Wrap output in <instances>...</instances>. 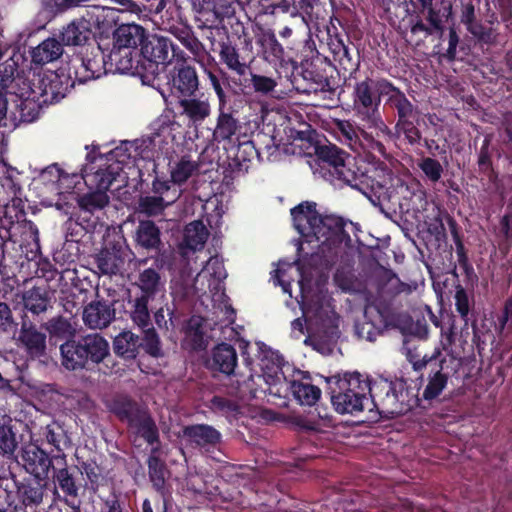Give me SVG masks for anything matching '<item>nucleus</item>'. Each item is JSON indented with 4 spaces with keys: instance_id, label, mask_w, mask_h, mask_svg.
<instances>
[{
    "instance_id": "nucleus-42",
    "label": "nucleus",
    "mask_w": 512,
    "mask_h": 512,
    "mask_svg": "<svg viewBox=\"0 0 512 512\" xmlns=\"http://www.w3.org/2000/svg\"><path fill=\"white\" fill-rule=\"evenodd\" d=\"M64 52L63 45L55 38H47L31 51L32 62L43 66L58 60Z\"/></svg>"
},
{
    "instance_id": "nucleus-40",
    "label": "nucleus",
    "mask_w": 512,
    "mask_h": 512,
    "mask_svg": "<svg viewBox=\"0 0 512 512\" xmlns=\"http://www.w3.org/2000/svg\"><path fill=\"white\" fill-rule=\"evenodd\" d=\"M115 11L110 8H101L97 10V13L88 14V20H91L92 28H95L92 36L99 41L108 39L110 35H113L115 31Z\"/></svg>"
},
{
    "instance_id": "nucleus-59",
    "label": "nucleus",
    "mask_w": 512,
    "mask_h": 512,
    "mask_svg": "<svg viewBox=\"0 0 512 512\" xmlns=\"http://www.w3.org/2000/svg\"><path fill=\"white\" fill-rule=\"evenodd\" d=\"M78 469L80 470V477L82 478L83 475H85L87 479L86 483L83 484L84 489L88 488L96 492L104 479L102 468L96 461L88 460L81 462L80 465H78Z\"/></svg>"
},
{
    "instance_id": "nucleus-36",
    "label": "nucleus",
    "mask_w": 512,
    "mask_h": 512,
    "mask_svg": "<svg viewBox=\"0 0 512 512\" xmlns=\"http://www.w3.org/2000/svg\"><path fill=\"white\" fill-rule=\"evenodd\" d=\"M172 88L183 97L194 96L198 90L199 80L195 68L186 66L183 63L177 68L172 76Z\"/></svg>"
},
{
    "instance_id": "nucleus-56",
    "label": "nucleus",
    "mask_w": 512,
    "mask_h": 512,
    "mask_svg": "<svg viewBox=\"0 0 512 512\" xmlns=\"http://www.w3.org/2000/svg\"><path fill=\"white\" fill-rule=\"evenodd\" d=\"M46 442L51 445L60 454L71 445V439L67 431L57 422L48 424L44 429Z\"/></svg>"
},
{
    "instance_id": "nucleus-3",
    "label": "nucleus",
    "mask_w": 512,
    "mask_h": 512,
    "mask_svg": "<svg viewBox=\"0 0 512 512\" xmlns=\"http://www.w3.org/2000/svg\"><path fill=\"white\" fill-rule=\"evenodd\" d=\"M136 60L131 74L149 85L165 72L173 60L184 62L185 54L169 37L148 32Z\"/></svg>"
},
{
    "instance_id": "nucleus-12",
    "label": "nucleus",
    "mask_w": 512,
    "mask_h": 512,
    "mask_svg": "<svg viewBox=\"0 0 512 512\" xmlns=\"http://www.w3.org/2000/svg\"><path fill=\"white\" fill-rule=\"evenodd\" d=\"M0 93L9 101L19 100L23 97L37 96L35 85L32 84L23 72L18 69L17 63L10 59L0 66Z\"/></svg>"
},
{
    "instance_id": "nucleus-47",
    "label": "nucleus",
    "mask_w": 512,
    "mask_h": 512,
    "mask_svg": "<svg viewBox=\"0 0 512 512\" xmlns=\"http://www.w3.org/2000/svg\"><path fill=\"white\" fill-rule=\"evenodd\" d=\"M262 384L267 385L262 375H249L242 381L237 380L236 395L243 401L261 399L265 396Z\"/></svg>"
},
{
    "instance_id": "nucleus-53",
    "label": "nucleus",
    "mask_w": 512,
    "mask_h": 512,
    "mask_svg": "<svg viewBox=\"0 0 512 512\" xmlns=\"http://www.w3.org/2000/svg\"><path fill=\"white\" fill-rule=\"evenodd\" d=\"M219 57L222 63L231 71L236 72L238 75H244L247 65L240 60L239 51L236 45L232 44L229 37L225 41L219 43Z\"/></svg>"
},
{
    "instance_id": "nucleus-16",
    "label": "nucleus",
    "mask_w": 512,
    "mask_h": 512,
    "mask_svg": "<svg viewBox=\"0 0 512 512\" xmlns=\"http://www.w3.org/2000/svg\"><path fill=\"white\" fill-rule=\"evenodd\" d=\"M99 164H91L90 172L82 175V179L90 189L104 191L110 189L112 184L121 176L120 166L117 163H109L104 161V156L98 159Z\"/></svg>"
},
{
    "instance_id": "nucleus-50",
    "label": "nucleus",
    "mask_w": 512,
    "mask_h": 512,
    "mask_svg": "<svg viewBox=\"0 0 512 512\" xmlns=\"http://www.w3.org/2000/svg\"><path fill=\"white\" fill-rule=\"evenodd\" d=\"M158 452V448H152L151 454L147 460L148 466V475L149 479L152 483L153 488L161 495H165V474L167 472V467L165 462L158 456L156 453Z\"/></svg>"
},
{
    "instance_id": "nucleus-13",
    "label": "nucleus",
    "mask_w": 512,
    "mask_h": 512,
    "mask_svg": "<svg viewBox=\"0 0 512 512\" xmlns=\"http://www.w3.org/2000/svg\"><path fill=\"white\" fill-rule=\"evenodd\" d=\"M182 438L187 447L199 450L202 454L212 457L220 450L222 434L209 424H191L182 428Z\"/></svg>"
},
{
    "instance_id": "nucleus-64",
    "label": "nucleus",
    "mask_w": 512,
    "mask_h": 512,
    "mask_svg": "<svg viewBox=\"0 0 512 512\" xmlns=\"http://www.w3.org/2000/svg\"><path fill=\"white\" fill-rule=\"evenodd\" d=\"M151 298L147 296H139L135 298L133 310L131 311L132 321L141 328L151 325L148 303Z\"/></svg>"
},
{
    "instance_id": "nucleus-7",
    "label": "nucleus",
    "mask_w": 512,
    "mask_h": 512,
    "mask_svg": "<svg viewBox=\"0 0 512 512\" xmlns=\"http://www.w3.org/2000/svg\"><path fill=\"white\" fill-rule=\"evenodd\" d=\"M62 365L71 371L92 370L110 355L108 341L98 333L80 336L60 345Z\"/></svg>"
},
{
    "instance_id": "nucleus-24",
    "label": "nucleus",
    "mask_w": 512,
    "mask_h": 512,
    "mask_svg": "<svg viewBox=\"0 0 512 512\" xmlns=\"http://www.w3.org/2000/svg\"><path fill=\"white\" fill-rule=\"evenodd\" d=\"M110 411L131 429L149 410L128 396L115 397L109 405Z\"/></svg>"
},
{
    "instance_id": "nucleus-54",
    "label": "nucleus",
    "mask_w": 512,
    "mask_h": 512,
    "mask_svg": "<svg viewBox=\"0 0 512 512\" xmlns=\"http://www.w3.org/2000/svg\"><path fill=\"white\" fill-rule=\"evenodd\" d=\"M258 155L259 153L252 141L240 143L229 166L233 172L246 173L248 172L250 163Z\"/></svg>"
},
{
    "instance_id": "nucleus-57",
    "label": "nucleus",
    "mask_w": 512,
    "mask_h": 512,
    "mask_svg": "<svg viewBox=\"0 0 512 512\" xmlns=\"http://www.w3.org/2000/svg\"><path fill=\"white\" fill-rule=\"evenodd\" d=\"M138 281V286L142 291L141 296H147L151 299L161 290L163 285L160 273L154 268L144 269L139 274Z\"/></svg>"
},
{
    "instance_id": "nucleus-35",
    "label": "nucleus",
    "mask_w": 512,
    "mask_h": 512,
    "mask_svg": "<svg viewBox=\"0 0 512 512\" xmlns=\"http://www.w3.org/2000/svg\"><path fill=\"white\" fill-rule=\"evenodd\" d=\"M200 164L193 160L191 155L185 154L176 160L169 162V172L172 183L181 186L185 184L189 178L199 173Z\"/></svg>"
},
{
    "instance_id": "nucleus-10",
    "label": "nucleus",
    "mask_w": 512,
    "mask_h": 512,
    "mask_svg": "<svg viewBox=\"0 0 512 512\" xmlns=\"http://www.w3.org/2000/svg\"><path fill=\"white\" fill-rule=\"evenodd\" d=\"M380 324L376 326L372 322H364L356 327L359 338L374 342L378 336L389 328L405 329L410 323L411 317L405 312L397 311L390 303L380 300L376 304Z\"/></svg>"
},
{
    "instance_id": "nucleus-17",
    "label": "nucleus",
    "mask_w": 512,
    "mask_h": 512,
    "mask_svg": "<svg viewBox=\"0 0 512 512\" xmlns=\"http://www.w3.org/2000/svg\"><path fill=\"white\" fill-rule=\"evenodd\" d=\"M336 65L330 62L320 61L318 65L315 61L303 71V79L307 82V87L303 90L305 93L334 92L335 82L332 79L331 72Z\"/></svg>"
},
{
    "instance_id": "nucleus-62",
    "label": "nucleus",
    "mask_w": 512,
    "mask_h": 512,
    "mask_svg": "<svg viewBox=\"0 0 512 512\" xmlns=\"http://www.w3.org/2000/svg\"><path fill=\"white\" fill-rule=\"evenodd\" d=\"M205 72L207 74L209 83L218 98V106L231 103L230 98L224 90V85H228L227 74L219 68L216 70L205 69Z\"/></svg>"
},
{
    "instance_id": "nucleus-6",
    "label": "nucleus",
    "mask_w": 512,
    "mask_h": 512,
    "mask_svg": "<svg viewBox=\"0 0 512 512\" xmlns=\"http://www.w3.org/2000/svg\"><path fill=\"white\" fill-rule=\"evenodd\" d=\"M391 83L386 78L366 76L353 87V107L357 117L366 123H374L381 135L390 134V128L382 119L379 107L382 97L389 93Z\"/></svg>"
},
{
    "instance_id": "nucleus-14",
    "label": "nucleus",
    "mask_w": 512,
    "mask_h": 512,
    "mask_svg": "<svg viewBox=\"0 0 512 512\" xmlns=\"http://www.w3.org/2000/svg\"><path fill=\"white\" fill-rule=\"evenodd\" d=\"M135 258V252L125 242H117L102 249L96 257V263L101 273L116 275L126 263H131Z\"/></svg>"
},
{
    "instance_id": "nucleus-23",
    "label": "nucleus",
    "mask_w": 512,
    "mask_h": 512,
    "mask_svg": "<svg viewBox=\"0 0 512 512\" xmlns=\"http://www.w3.org/2000/svg\"><path fill=\"white\" fill-rule=\"evenodd\" d=\"M110 411L131 429L149 410L128 396L115 397L109 405Z\"/></svg>"
},
{
    "instance_id": "nucleus-43",
    "label": "nucleus",
    "mask_w": 512,
    "mask_h": 512,
    "mask_svg": "<svg viewBox=\"0 0 512 512\" xmlns=\"http://www.w3.org/2000/svg\"><path fill=\"white\" fill-rule=\"evenodd\" d=\"M15 111L11 110L13 121L31 123L35 121L40 113V97L31 96L23 97L19 100H13Z\"/></svg>"
},
{
    "instance_id": "nucleus-61",
    "label": "nucleus",
    "mask_w": 512,
    "mask_h": 512,
    "mask_svg": "<svg viewBox=\"0 0 512 512\" xmlns=\"http://www.w3.org/2000/svg\"><path fill=\"white\" fill-rule=\"evenodd\" d=\"M171 204L164 200L163 196L146 195L138 199V210L148 217H155L163 214Z\"/></svg>"
},
{
    "instance_id": "nucleus-55",
    "label": "nucleus",
    "mask_w": 512,
    "mask_h": 512,
    "mask_svg": "<svg viewBox=\"0 0 512 512\" xmlns=\"http://www.w3.org/2000/svg\"><path fill=\"white\" fill-rule=\"evenodd\" d=\"M137 145L141 146V143L123 141L118 147L111 150L104 157V161L119 164L121 173L123 172L125 166L129 165L131 162L135 163L133 150H136L138 148Z\"/></svg>"
},
{
    "instance_id": "nucleus-44",
    "label": "nucleus",
    "mask_w": 512,
    "mask_h": 512,
    "mask_svg": "<svg viewBox=\"0 0 512 512\" xmlns=\"http://www.w3.org/2000/svg\"><path fill=\"white\" fill-rule=\"evenodd\" d=\"M182 114L193 124L202 123L211 114V105L208 99L185 97L179 100Z\"/></svg>"
},
{
    "instance_id": "nucleus-1",
    "label": "nucleus",
    "mask_w": 512,
    "mask_h": 512,
    "mask_svg": "<svg viewBox=\"0 0 512 512\" xmlns=\"http://www.w3.org/2000/svg\"><path fill=\"white\" fill-rule=\"evenodd\" d=\"M295 229L308 243H317V254L326 261L338 256L342 244L349 246L351 237L345 230L347 222L335 215L322 216L315 202L305 201L291 209Z\"/></svg>"
},
{
    "instance_id": "nucleus-46",
    "label": "nucleus",
    "mask_w": 512,
    "mask_h": 512,
    "mask_svg": "<svg viewBox=\"0 0 512 512\" xmlns=\"http://www.w3.org/2000/svg\"><path fill=\"white\" fill-rule=\"evenodd\" d=\"M140 339L131 331H123L113 340L114 353L124 360H133L139 353Z\"/></svg>"
},
{
    "instance_id": "nucleus-41",
    "label": "nucleus",
    "mask_w": 512,
    "mask_h": 512,
    "mask_svg": "<svg viewBox=\"0 0 512 512\" xmlns=\"http://www.w3.org/2000/svg\"><path fill=\"white\" fill-rule=\"evenodd\" d=\"M368 128L373 129L372 132H367L363 129H360V140L359 143L364 148L368 149L371 152H376L380 156L386 157L387 150L384 144V141H393L395 140V134L390 129V134L381 135L380 130L374 123H367Z\"/></svg>"
},
{
    "instance_id": "nucleus-63",
    "label": "nucleus",
    "mask_w": 512,
    "mask_h": 512,
    "mask_svg": "<svg viewBox=\"0 0 512 512\" xmlns=\"http://www.w3.org/2000/svg\"><path fill=\"white\" fill-rule=\"evenodd\" d=\"M415 118L406 119L401 122H396L393 133L395 139L400 135H404L405 139L410 145L420 144L422 140V134L414 123Z\"/></svg>"
},
{
    "instance_id": "nucleus-27",
    "label": "nucleus",
    "mask_w": 512,
    "mask_h": 512,
    "mask_svg": "<svg viewBox=\"0 0 512 512\" xmlns=\"http://www.w3.org/2000/svg\"><path fill=\"white\" fill-rule=\"evenodd\" d=\"M414 10L427 22L439 27L440 18L452 17V4L449 0H410Z\"/></svg>"
},
{
    "instance_id": "nucleus-21",
    "label": "nucleus",
    "mask_w": 512,
    "mask_h": 512,
    "mask_svg": "<svg viewBox=\"0 0 512 512\" xmlns=\"http://www.w3.org/2000/svg\"><path fill=\"white\" fill-rule=\"evenodd\" d=\"M132 238L137 250L158 253L162 248L160 228L152 220H140Z\"/></svg>"
},
{
    "instance_id": "nucleus-30",
    "label": "nucleus",
    "mask_w": 512,
    "mask_h": 512,
    "mask_svg": "<svg viewBox=\"0 0 512 512\" xmlns=\"http://www.w3.org/2000/svg\"><path fill=\"white\" fill-rule=\"evenodd\" d=\"M92 23L85 17L74 19L60 32L62 45L82 46L92 37Z\"/></svg>"
},
{
    "instance_id": "nucleus-20",
    "label": "nucleus",
    "mask_w": 512,
    "mask_h": 512,
    "mask_svg": "<svg viewBox=\"0 0 512 512\" xmlns=\"http://www.w3.org/2000/svg\"><path fill=\"white\" fill-rule=\"evenodd\" d=\"M114 303L108 300H94L83 309L82 319L90 329H104L115 319Z\"/></svg>"
},
{
    "instance_id": "nucleus-26",
    "label": "nucleus",
    "mask_w": 512,
    "mask_h": 512,
    "mask_svg": "<svg viewBox=\"0 0 512 512\" xmlns=\"http://www.w3.org/2000/svg\"><path fill=\"white\" fill-rule=\"evenodd\" d=\"M22 459L26 471L36 478L46 479L50 469L54 468L48 453L36 445L26 447Z\"/></svg>"
},
{
    "instance_id": "nucleus-9",
    "label": "nucleus",
    "mask_w": 512,
    "mask_h": 512,
    "mask_svg": "<svg viewBox=\"0 0 512 512\" xmlns=\"http://www.w3.org/2000/svg\"><path fill=\"white\" fill-rule=\"evenodd\" d=\"M407 359L412 364L414 371H421L424 368L429 369L427 385L425 386L422 399L432 401L436 399L446 388L449 379V372L445 369L447 359L443 356L440 348H435L431 355L425 354L420 357L419 354L408 349Z\"/></svg>"
},
{
    "instance_id": "nucleus-32",
    "label": "nucleus",
    "mask_w": 512,
    "mask_h": 512,
    "mask_svg": "<svg viewBox=\"0 0 512 512\" xmlns=\"http://www.w3.org/2000/svg\"><path fill=\"white\" fill-rule=\"evenodd\" d=\"M289 389L294 399L303 406H313L321 397V389L312 384L308 373H301V378L290 382Z\"/></svg>"
},
{
    "instance_id": "nucleus-25",
    "label": "nucleus",
    "mask_w": 512,
    "mask_h": 512,
    "mask_svg": "<svg viewBox=\"0 0 512 512\" xmlns=\"http://www.w3.org/2000/svg\"><path fill=\"white\" fill-rule=\"evenodd\" d=\"M329 47L333 55V60L338 68L343 71V74H349L351 77L356 73L360 66V54L355 45L349 40L343 42L336 41Z\"/></svg>"
},
{
    "instance_id": "nucleus-18",
    "label": "nucleus",
    "mask_w": 512,
    "mask_h": 512,
    "mask_svg": "<svg viewBox=\"0 0 512 512\" xmlns=\"http://www.w3.org/2000/svg\"><path fill=\"white\" fill-rule=\"evenodd\" d=\"M38 321H33L30 316H21V328L19 341L27 354L32 358H40L46 355V334L37 328Z\"/></svg>"
},
{
    "instance_id": "nucleus-60",
    "label": "nucleus",
    "mask_w": 512,
    "mask_h": 512,
    "mask_svg": "<svg viewBox=\"0 0 512 512\" xmlns=\"http://www.w3.org/2000/svg\"><path fill=\"white\" fill-rule=\"evenodd\" d=\"M77 202L83 214H92L103 209L109 203V197L104 191L96 190L79 197Z\"/></svg>"
},
{
    "instance_id": "nucleus-34",
    "label": "nucleus",
    "mask_w": 512,
    "mask_h": 512,
    "mask_svg": "<svg viewBox=\"0 0 512 512\" xmlns=\"http://www.w3.org/2000/svg\"><path fill=\"white\" fill-rule=\"evenodd\" d=\"M16 487L18 498L25 507L38 506L42 503L46 490L45 479L34 477L18 483Z\"/></svg>"
},
{
    "instance_id": "nucleus-8",
    "label": "nucleus",
    "mask_w": 512,
    "mask_h": 512,
    "mask_svg": "<svg viewBox=\"0 0 512 512\" xmlns=\"http://www.w3.org/2000/svg\"><path fill=\"white\" fill-rule=\"evenodd\" d=\"M147 33L146 29L135 23L122 24L113 31V49L108 58L115 71L132 73Z\"/></svg>"
},
{
    "instance_id": "nucleus-19",
    "label": "nucleus",
    "mask_w": 512,
    "mask_h": 512,
    "mask_svg": "<svg viewBox=\"0 0 512 512\" xmlns=\"http://www.w3.org/2000/svg\"><path fill=\"white\" fill-rule=\"evenodd\" d=\"M238 366V354L234 346L221 342L214 346L206 361V367L213 373L225 376L234 375Z\"/></svg>"
},
{
    "instance_id": "nucleus-58",
    "label": "nucleus",
    "mask_w": 512,
    "mask_h": 512,
    "mask_svg": "<svg viewBox=\"0 0 512 512\" xmlns=\"http://www.w3.org/2000/svg\"><path fill=\"white\" fill-rule=\"evenodd\" d=\"M131 429L149 445L160 443L159 430L150 412L144 415Z\"/></svg>"
},
{
    "instance_id": "nucleus-4",
    "label": "nucleus",
    "mask_w": 512,
    "mask_h": 512,
    "mask_svg": "<svg viewBox=\"0 0 512 512\" xmlns=\"http://www.w3.org/2000/svg\"><path fill=\"white\" fill-rule=\"evenodd\" d=\"M352 160L353 170L344 173V182L359 190L374 206H380L394 172L374 157Z\"/></svg>"
},
{
    "instance_id": "nucleus-11",
    "label": "nucleus",
    "mask_w": 512,
    "mask_h": 512,
    "mask_svg": "<svg viewBox=\"0 0 512 512\" xmlns=\"http://www.w3.org/2000/svg\"><path fill=\"white\" fill-rule=\"evenodd\" d=\"M54 459L57 464L63 463V467L53 468L54 483L64 495L63 502L72 509H79L81 504L79 498L85 489L78 465L69 467L64 453L55 455Z\"/></svg>"
},
{
    "instance_id": "nucleus-37",
    "label": "nucleus",
    "mask_w": 512,
    "mask_h": 512,
    "mask_svg": "<svg viewBox=\"0 0 512 512\" xmlns=\"http://www.w3.org/2000/svg\"><path fill=\"white\" fill-rule=\"evenodd\" d=\"M77 55L80 60H83L85 67L88 68L89 73H91V76H93L94 79L99 78L108 70H112L113 66L111 65L107 68L108 62L105 60V55L100 42H97L96 46L85 48L84 51L77 53Z\"/></svg>"
},
{
    "instance_id": "nucleus-51",
    "label": "nucleus",
    "mask_w": 512,
    "mask_h": 512,
    "mask_svg": "<svg viewBox=\"0 0 512 512\" xmlns=\"http://www.w3.org/2000/svg\"><path fill=\"white\" fill-rule=\"evenodd\" d=\"M209 231L201 220H195L184 229L183 244L192 251H200L208 239Z\"/></svg>"
},
{
    "instance_id": "nucleus-33",
    "label": "nucleus",
    "mask_w": 512,
    "mask_h": 512,
    "mask_svg": "<svg viewBox=\"0 0 512 512\" xmlns=\"http://www.w3.org/2000/svg\"><path fill=\"white\" fill-rule=\"evenodd\" d=\"M385 105L396 112L397 121L401 122L406 119L417 117V107L407 98L405 93L393 83L386 95Z\"/></svg>"
},
{
    "instance_id": "nucleus-28",
    "label": "nucleus",
    "mask_w": 512,
    "mask_h": 512,
    "mask_svg": "<svg viewBox=\"0 0 512 512\" xmlns=\"http://www.w3.org/2000/svg\"><path fill=\"white\" fill-rule=\"evenodd\" d=\"M235 112L231 103L218 106L216 126L212 133L214 141L218 143L230 141L236 134L239 129V121L234 115Z\"/></svg>"
},
{
    "instance_id": "nucleus-15",
    "label": "nucleus",
    "mask_w": 512,
    "mask_h": 512,
    "mask_svg": "<svg viewBox=\"0 0 512 512\" xmlns=\"http://www.w3.org/2000/svg\"><path fill=\"white\" fill-rule=\"evenodd\" d=\"M55 291L48 285L33 286L22 293L23 314L33 321L41 322L42 315L52 308Z\"/></svg>"
},
{
    "instance_id": "nucleus-22",
    "label": "nucleus",
    "mask_w": 512,
    "mask_h": 512,
    "mask_svg": "<svg viewBox=\"0 0 512 512\" xmlns=\"http://www.w3.org/2000/svg\"><path fill=\"white\" fill-rule=\"evenodd\" d=\"M255 43L258 47V55L268 63L277 65L284 61V48L271 29L259 27L255 33Z\"/></svg>"
},
{
    "instance_id": "nucleus-49",
    "label": "nucleus",
    "mask_w": 512,
    "mask_h": 512,
    "mask_svg": "<svg viewBox=\"0 0 512 512\" xmlns=\"http://www.w3.org/2000/svg\"><path fill=\"white\" fill-rule=\"evenodd\" d=\"M382 195V202L379 207L384 208L390 205L402 206L403 199L410 198L412 193L403 179L394 173L386 193Z\"/></svg>"
},
{
    "instance_id": "nucleus-29",
    "label": "nucleus",
    "mask_w": 512,
    "mask_h": 512,
    "mask_svg": "<svg viewBox=\"0 0 512 512\" xmlns=\"http://www.w3.org/2000/svg\"><path fill=\"white\" fill-rule=\"evenodd\" d=\"M318 158L332 166L338 178L344 181V173L353 170V163L350 157L339 147L333 144L319 145L316 147Z\"/></svg>"
},
{
    "instance_id": "nucleus-52",
    "label": "nucleus",
    "mask_w": 512,
    "mask_h": 512,
    "mask_svg": "<svg viewBox=\"0 0 512 512\" xmlns=\"http://www.w3.org/2000/svg\"><path fill=\"white\" fill-rule=\"evenodd\" d=\"M153 164V172L155 173L154 178L151 183V192L155 196H163L164 200L168 202V204H173L176 202L180 195L181 190L177 189V184L172 183V178H165V176H160L156 172L157 165L155 162Z\"/></svg>"
},
{
    "instance_id": "nucleus-45",
    "label": "nucleus",
    "mask_w": 512,
    "mask_h": 512,
    "mask_svg": "<svg viewBox=\"0 0 512 512\" xmlns=\"http://www.w3.org/2000/svg\"><path fill=\"white\" fill-rule=\"evenodd\" d=\"M41 327L48 332L50 341H53L55 344L58 341H72L76 333V329L70 320L63 316L52 317L42 324Z\"/></svg>"
},
{
    "instance_id": "nucleus-31",
    "label": "nucleus",
    "mask_w": 512,
    "mask_h": 512,
    "mask_svg": "<svg viewBox=\"0 0 512 512\" xmlns=\"http://www.w3.org/2000/svg\"><path fill=\"white\" fill-rule=\"evenodd\" d=\"M376 288L381 298H394L400 294H411L416 289V284L402 282L392 271L385 270L377 277Z\"/></svg>"
},
{
    "instance_id": "nucleus-39",
    "label": "nucleus",
    "mask_w": 512,
    "mask_h": 512,
    "mask_svg": "<svg viewBox=\"0 0 512 512\" xmlns=\"http://www.w3.org/2000/svg\"><path fill=\"white\" fill-rule=\"evenodd\" d=\"M208 340L203 327V319L191 317L188 321L183 347L192 352H200L207 348Z\"/></svg>"
},
{
    "instance_id": "nucleus-48",
    "label": "nucleus",
    "mask_w": 512,
    "mask_h": 512,
    "mask_svg": "<svg viewBox=\"0 0 512 512\" xmlns=\"http://www.w3.org/2000/svg\"><path fill=\"white\" fill-rule=\"evenodd\" d=\"M18 440L15 426L10 417L0 419V455L7 459H12L18 449Z\"/></svg>"
},
{
    "instance_id": "nucleus-38",
    "label": "nucleus",
    "mask_w": 512,
    "mask_h": 512,
    "mask_svg": "<svg viewBox=\"0 0 512 512\" xmlns=\"http://www.w3.org/2000/svg\"><path fill=\"white\" fill-rule=\"evenodd\" d=\"M35 88L42 103H56L64 98L66 91L61 77L56 73L39 79Z\"/></svg>"
},
{
    "instance_id": "nucleus-2",
    "label": "nucleus",
    "mask_w": 512,
    "mask_h": 512,
    "mask_svg": "<svg viewBox=\"0 0 512 512\" xmlns=\"http://www.w3.org/2000/svg\"><path fill=\"white\" fill-rule=\"evenodd\" d=\"M334 409L340 414L355 415L368 408L372 411L374 380L359 372H345L326 378Z\"/></svg>"
},
{
    "instance_id": "nucleus-5",
    "label": "nucleus",
    "mask_w": 512,
    "mask_h": 512,
    "mask_svg": "<svg viewBox=\"0 0 512 512\" xmlns=\"http://www.w3.org/2000/svg\"><path fill=\"white\" fill-rule=\"evenodd\" d=\"M372 395L373 407L381 416L394 418L404 415L420 406L422 398L413 388H409L403 379L388 380L379 378L374 380Z\"/></svg>"
}]
</instances>
